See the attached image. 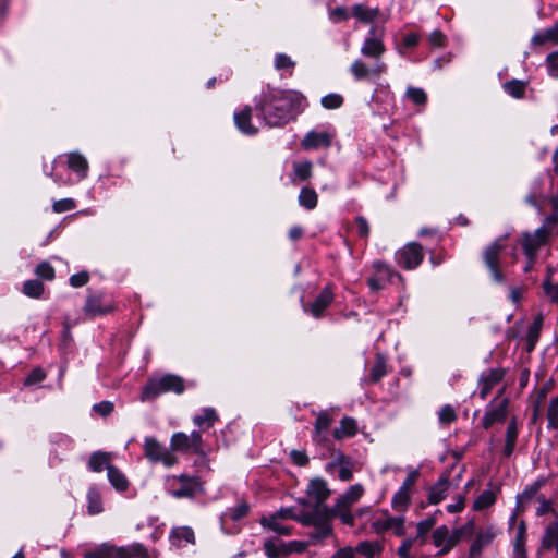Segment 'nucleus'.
<instances>
[{"label":"nucleus","instance_id":"1","mask_svg":"<svg viewBox=\"0 0 558 558\" xmlns=\"http://www.w3.org/2000/svg\"><path fill=\"white\" fill-rule=\"evenodd\" d=\"M306 107L305 97L296 90H270L264 96L258 109L266 124L281 126Z\"/></svg>","mask_w":558,"mask_h":558},{"label":"nucleus","instance_id":"2","mask_svg":"<svg viewBox=\"0 0 558 558\" xmlns=\"http://www.w3.org/2000/svg\"><path fill=\"white\" fill-rule=\"evenodd\" d=\"M324 513V509L318 506L315 511H308L304 507L299 514L295 513L293 508H281L270 515L276 517L278 520L292 519L303 525L314 526L315 530L311 534L310 538L312 544H316L331 534V526L330 524L325 523Z\"/></svg>","mask_w":558,"mask_h":558},{"label":"nucleus","instance_id":"3","mask_svg":"<svg viewBox=\"0 0 558 558\" xmlns=\"http://www.w3.org/2000/svg\"><path fill=\"white\" fill-rule=\"evenodd\" d=\"M184 381L180 376L167 374L159 378L149 379L143 387L140 399L142 402H147L167 392L180 395L184 391Z\"/></svg>","mask_w":558,"mask_h":558},{"label":"nucleus","instance_id":"4","mask_svg":"<svg viewBox=\"0 0 558 558\" xmlns=\"http://www.w3.org/2000/svg\"><path fill=\"white\" fill-rule=\"evenodd\" d=\"M306 498L300 499V502L308 511H315L316 508L322 507L324 509L325 523L330 524V513L325 501L330 495L327 482L322 477H315L310 481L306 487Z\"/></svg>","mask_w":558,"mask_h":558},{"label":"nucleus","instance_id":"5","mask_svg":"<svg viewBox=\"0 0 558 558\" xmlns=\"http://www.w3.org/2000/svg\"><path fill=\"white\" fill-rule=\"evenodd\" d=\"M364 494V487L361 484L350 486L336 501L333 507L329 509L330 517H338L342 523L348 525L354 524V517L351 509Z\"/></svg>","mask_w":558,"mask_h":558},{"label":"nucleus","instance_id":"6","mask_svg":"<svg viewBox=\"0 0 558 558\" xmlns=\"http://www.w3.org/2000/svg\"><path fill=\"white\" fill-rule=\"evenodd\" d=\"M555 225L556 218L548 217L535 231L522 234L521 245L525 256L537 255L538 250L547 243Z\"/></svg>","mask_w":558,"mask_h":558},{"label":"nucleus","instance_id":"7","mask_svg":"<svg viewBox=\"0 0 558 558\" xmlns=\"http://www.w3.org/2000/svg\"><path fill=\"white\" fill-rule=\"evenodd\" d=\"M506 239L507 236L496 239L486 247L483 254L485 265L489 269L493 279L498 283H501L505 280L504 275L500 271L499 256L506 247Z\"/></svg>","mask_w":558,"mask_h":558},{"label":"nucleus","instance_id":"8","mask_svg":"<svg viewBox=\"0 0 558 558\" xmlns=\"http://www.w3.org/2000/svg\"><path fill=\"white\" fill-rule=\"evenodd\" d=\"M144 453L145 457L154 463H162L166 466H172L177 463V458L170 449L161 445L154 437H146L144 439Z\"/></svg>","mask_w":558,"mask_h":558},{"label":"nucleus","instance_id":"9","mask_svg":"<svg viewBox=\"0 0 558 558\" xmlns=\"http://www.w3.org/2000/svg\"><path fill=\"white\" fill-rule=\"evenodd\" d=\"M169 485L175 498H192L202 492V484L197 477L184 474L170 480Z\"/></svg>","mask_w":558,"mask_h":558},{"label":"nucleus","instance_id":"10","mask_svg":"<svg viewBox=\"0 0 558 558\" xmlns=\"http://www.w3.org/2000/svg\"><path fill=\"white\" fill-rule=\"evenodd\" d=\"M387 71L383 61H375L371 66L365 61L357 59L350 66V72L356 81H375Z\"/></svg>","mask_w":558,"mask_h":558},{"label":"nucleus","instance_id":"11","mask_svg":"<svg viewBox=\"0 0 558 558\" xmlns=\"http://www.w3.org/2000/svg\"><path fill=\"white\" fill-rule=\"evenodd\" d=\"M354 463L352 459L338 450L333 453L332 460L326 464L325 470L330 473H338L339 480L348 482L353 476Z\"/></svg>","mask_w":558,"mask_h":558},{"label":"nucleus","instance_id":"12","mask_svg":"<svg viewBox=\"0 0 558 558\" xmlns=\"http://www.w3.org/2000/svg\"><path fill=\"white\" fill-rule=\"evenodd\" d=\"M395 278L401 279L400 275L392 271L387 265L376 262L374 263V275L367 279V284L372 291H378L387 283H391Z\"/></svg>","mask_w":558,"mask_h":558},{"label":"nucleus","instance_id":"13","mask_svg":"<svg viewBox=\"0 0 558 558\" xmlns=\"http://www.w3.org/2000/svg\"><path fill=\"white\" fill-rule=\"evenodd\" d=\"M423 257L422 246L416 242L407 244L397 253L398 264L405 269L416 268L422 263Z\"/></svg>","mask_w":558,"mask_h":558},{"label":"nucleus","instance_id":"14","mask_svg":"<svg viewBox=\"0 0 558 558\" xmlns=\"http://www.w3.org/2000/svg\"><path fill=\"white\" fill-rule=\"evenodd\" d=\"M336 133L332 128L323 131H310L302 140V146L305 149H317L320 147H329Z\"/></svg>","mask_w":558,"mask_h":558},{"label":"nucleus","instance_id":"15","mask_svg":"<svg viewBox=\"0 0 558 558\" xmlns=\"http://www.w3.org/2000/svg\"><path fill=\"white\" fill-rule=\"evenodd\" d=\"M129 545L116 546L111 543H102L85 554L84 558H129Z\"/></svg>","mask_w":558,"mask_h":558},{"label":"nucleus","instance_id":"16","mask_svg":"<svg viewBox=\"0 0 558 558\" xmlns=\"http://www.w3.org/2000/svg\"><path fill=\"white\" fill-rule=\"evenodd\" d=\"M371 36L365 38L363 41V45L361 47V53L364 57L372 58L375 61H381V56L386 51V47L383 43L381 35L376 36L375 28H371L369 31Z\"/></svg>","mask_w":558,"mask_h":558},{"label":"nucleus","instance_id":"17","mask_svg":"<svg viewBox=\"0 0 558 558\" xmlns=\"http://www.w3.org/2000/svg\"><path fill=\"white\" fill-rule=\"evenodd\" d=\"M332 422L333 417L327 411H322L317 414L312 436L314 442L322 445L326 441V433Z\"/></svg>","mask_w":558,"mask_h":558},{"label":"nucleus","instance_id":"18","mask_svg":"<svg viewBox=\"0 0 558 558\" xmlns=\"http://www.w3.org/2000/svg\"><path fill=\"white\" fill-rule=\"evenodd\" d=\"M66 161L69 169L77 175L78 180L87 178L89 165L85 156L78 151L69 153Z\"/></svg>","mask_w":558,"mask_h":558},{"label":"nucleus","instance_id":"19","mask_svg":"<svg viewBox=\"0 0 558 558\" xmlns=\"http://www.w3.org/2000/svg\"><path fill=\"white\" fill-rule=\"evenodd\" d=\"M112 305L108 301H104L102 295H89L84 306L85 314L89 316H98L109 313Z\"/></svg>","mask_w":558,"mask_h":558},{"label":"nucleus","instance_id":"20","mask_svg":"<svg viewBox=\"0 0 558 558\" xmlns=\"http://www.w3.org/2000/svg\"><path fill=\"white\" fill-rule=\"evenodd\" d=\"M333 300V292L329 286L325 287L324 290L317 295L310 307V313L315 317L319 318L324 311L331 304Z\"/></svg>","mask_w":558,"mask_h":558},{"label":"nucleus","instance_id":"21","mask_svg":"<svg viewBox=\"0 0 558 558\" xmlns=\"http://www.w3.org/2000/svg\"><path fill=\"white\" fill-rule=\"evenodd\" d=\"M507 415V402L502 400L495 407L488 408L483 416L482 423L484 428H489L497 422H504Z\"/></svg>","mask_w":558,"mask_h":558},{"label":"nucleus","instance_id":"22","mask_svg":"<svg viewBox=\"0 0 558 558\" xmlns=\"http://www.w3.org/2000/svg\"><path fill=\"white\" fill-rule=\"evenodd\" d=\"M357 433V423L353 417L344 416L339 423V426H337L332 430V437L340 441L345 438H350L355 436Z\"/></svg>","mask_w":558,"mask_h":558},{"label":"nucleus","instance_id":"23","mask_svg":"<svg viewBox=\"0 0 558 558\" xmlns=\"http://www.w3.org/2000/svg\"><path fill=\"white\" fill-rule=\"evenodd\" d=\"M504 372L501 369H492L487 375L483 376L480 380V398L485 400L492 389L501 381Z\"/></svg>","mask_w":558,"mask_h":558},{"label":"nucleus","instance_id":"24","mask_svg":"<svg viewBox=\"0 0 558 558\" xmlns=\"http://www.w3.org/2000/svg\"><path fill=\"white\" fill-rule=\"evenodd\" d=\"M354 549L357 556L362 558H379L383 554L384 546L378 541H364L360 542Z\"/></svg>","mask_w":558,"mask_h":558},{"label":"nucleus","instance_id":"25","mask_svg":"<svg viewBox=\"0 0 558 558\" xmlns=\"http://www.w3.org/2000/svg\"><path fill=\"white\" fill-rule=\"evenodd\" d=\"M250 511V506L245 501H241L236 504L234 507L228 508L221 515V529L226 530V524L228 521H239L242 518L246 517Z\"/></svg>","mask_w":558,"mask_h":558},{"label":"nucleus","instance_id":"26","mask_svg":"<svg viewBox=\"0 0 558 558\" xmlns=\"http://www.w3.org/2000/svg\"><path fill=\"white\" fill-rule=\"evenodd\" d=\"M252 110L250 107H245L239 112L234 113V123L236 128L246 135H254L257 133V129L251 124Z\"/></svg>","mask_w":558,"mask_h":558},{"label":"nucleus","instance_id":"27","mask_svg":"<svg viewBox=\"0 0 558 558\" xmlns=\"http://www.w3.org/2000/svg\"><path fill=\"white\" fill-rule=\"evenodd\" d=\"M112 458L111 452L96 451L89 458L88 468L93 472H101L105 469L108 471V468L112 466Z\"/></svg>","mask_w":558,"mask_h":558},{"label":"nucleus","instance_id":"28","mask_svg":"<svg viewBox=\"0 0 558 558\" xmlns=\"http://www.w3.org/2000/svg\"><path fill=\"white\" fill-rule=\"evenodd\" d=\"M449 489V477L448 475H442L438 482L430 487L428 493V501L429 504L437 505L442 501Z\"/></svg>","mask_w":558,"mask_h":558},{"label":"nucleus","instance_id":"29","mask_svg":"<svg viewBox=\"0 0 558 558\" xmlns=\"http://www.w3.org/2000/svg\"><path fill=\"white\" fill-rule=\"evenodd\" d=\"M542 547L546 550H556L558 556V521L551 522L545 529Z\"/></svg>","mask_w":558,"mask_h":558},{"label":"nucleus","instance_id":"30","mask_svg":"<svg viewBox=\"0 0 558 558\" xmlns=\"http://www.w3.org/2000/svg\"><path fill=\"white\" fill-rule=\"evenodd\" d=\"M474 529V522H468L464 526L453 530L452 532H449V543H447V547L445 549H440L438 551V555H445L449 553L460 541L461 538L466 535L471 534Z\"/></svg>","mask_w":558,"mask_h":558},{"label":"nucleus","instance_id":"31","mask_svg":"<svg viewBox=\"0 0 558 558\" xmlns=\"http://www.w3.org/2000/svg\"><path fill=\"white\" fill-rule=\"evenodd\" d=\"M493 538L494 534L492 533L490 530L478 531L470 547V556H478L482 553L483 548L486 547L493 541Z\"/></svg>","mask_w":558,"mask_h":558},{"label":"nucleus","instance_id":"32","mask_svg":"<svg viewBox=\"0 0 558 558\" xmlns=\"http://www.w3.org/2000/svg\"><path fill=\"white\" fill-rule=\"evenodd\" d=\"M171 539H172L173 545L180 547L185 544H194L195 535L191 527L181 526V527H175L172 530Z\"/></svg>","mask_w":558,"mask_h":558},{"label":"nucleus","instance_id":"33","mask_svg":"<svg viewBox=\"0 0 558 558\" xmlns=\"http://www.w3.org/2000/svg\"><path fill=\"white\" fill-rule=\"evenodd\" d=\"M531 43L533 46H543L547 43H550L553 45H558V35H557V28L556 24L549 28L536 32Z\"/></svg>","mask_w":558,"mask_h":558},{"label":"nucleus","instance_id":"34","mask_svg":"<svg viewBox=\"0 0 558 558\" xmlns=\"http://www.w3.org/2000/svg\"><path fill=\"white\" fill-rule=\"evenodd\" d=\"M86 498L87 512L89 515H96L104 511L102 497L96 487H89Z\"/></svg>","mask_w":558,"mask_h":558},{"label":"nucleus","instance_id":"35","mask_svg":"<svg viewBox=\"0 0 558 558\" xmlns=\"http://www.w3.org/2000/svg\"><path fill=\"white\" fill-rule=\"evenodd\" d=\"M107 477L109 483L118 490L125 492L129 488V481L124 473L112 465L108 468Z\"/></svg>","mask_w":558,"mask_h":558},{"label":"nucleus","instance_id":"36","mask_svg":"<svg viewBox=\"0 0 558 558\" xmlns=\"http://www.w3.org/2000/svg\"><path fill=\"white\" fill-rule=\"evenodd\" d=\"M218 421V415L213 408H205L202 414L195 415L193 422L196 426L203 429L211 427Z\"/></svg>","mask_w":558,"mask_h":558},{"label":"nucleus","instance_id":"37","mask_svg":"<svg viewBox=\"0 0 558 558\" xmlns=\"http://www.w3.org/2000/svg\"><path fill=\"white\" fill-rule=\"evenodd\" d=\"M392 517L388 513V511H379L374 514L371 527L375 533L381 534L386 531H389L390 522Z\"/></svg>","mask_w":558,"mask_h":558},{"label":"nucleus","instance_id":"38","mask_svg":"<svg viewBox=\"0 0 558 558\" xmlns=\"http://www.w3.org/2000/svg\"><path fill=\"white\" fill-rule=\"evenodd\" d=\"M170 447L173 451L193 452V446L190 441L189 435L185 433H174L170 440Z\"/></svg>","mask_w":558,"mask_h":558},{"label":"nucleus","instance_id":"39","mask_svg":"<svg viewBox=\"0 0 558 558\" xmlns=\"http://www.w3.org/2000/svg\"><path fill=\"white\" fill-rule=\"evenodd\" d=\"M312 162L308 160L294 162L292 181L296 183L308 180L312 175Z\"/></svg>","mask_w":558,"mask_h":558},{"label":"nucleus","instance_id":"40","mask_svg":"<svg viewBox=\"0 0 558 558\" xmlns=\"http://www.w3.org/2000/svg\"><path fill=\"white\" fill-rule=\"evenodd\" d=\"M411 495L412 493L399 488L391 499L392 509L398 512H404L410 506Z\"/></svg>","mask_w":558,"mask_h":558},{"label":"nucleus","instance_id":"41","mask_svg":"<svg viewBox=\"0 0 558 558\" xmlns=\"http://www.w3.org/2000/svg\"><path fill=\"white\" fill-rule=\"evenodd\" d=\"M518 438V427L515 420H512L506 430V444L504 448V454L509 457L514 451L515 442Z\"/></svg>","mask_w":558,"mask_h":558},{"label":"nucleus","instance_id":"42","mask_svg":"<svg viewBox=\"0 0 558 558\" xmlns=\"http://www.w3.org/2000/svg\"><path fill=\"white\" fill-rule=\"evenodd\" d=\"M352 14L361 22L371 23L377 17L378 9H371L363 4H355L352 8Z\"/></svg>","mask_w":558,"mask_h":558},{"label":"nucleus","instance_id":"43","mask_svg":"<svg viewBox=\"0 0 558 558\" xmlns=\"http://www.w3.org/2000/svg\"><path fill=\"white\" fill-rule=\"evenodd\" d=\"M318 196L313 189L303 187L299 195V204L305 209H314L317 206Z\"/></svg>","mask_w":558,"mask_h":558},{"label":"nucleus","instance_id":"44","mask_svg":"<svg viewBox=\"0 0 558 558\" xmlns=\"http://www.w3.org/2000/svg\"><path fill=\"white\" fill-rule=\"evenodd\" d=\"M260 524L264 527H267L274 532H276L279 535H289L291 534V529L289 526H286L279 522V520L276 517H264L260 520Z\"/></svg>","mask_w":558,"mask_h":558},{"label":"nucleus","instance_id":"45","mask_svg":"<svg viewBox=\"0 0 558 558\" xmlns=\"http://www.w3.org/2000/svg\"><path fill=\"white\" fill-rule=\"evenodd\" d=\"M23 293L33 299H39L44 293V284L36 279L27 280L23 283Z\"/></svg>","mask_w":558,"mask_h":558},{"label":"nucleus","instance_id":"46","mask_svg":"<svg viewBox=\"0 0 558 558\" xmlns=\"http://www.w3.org/2000/svg\"><path fill=\"white\" fill-rule=\"evenodd\" d=\"M505 90L513 98L520 99L524 96L526 83L519 80H512L504 84Z\"/></svg>","mask_w":558,"mask_h":558},{"label":"nucleus","instance_id":"47","mask_svg":"<svg viewBox=\"0 0 558 558\" xmlns=\"http://www.w3.org/2000/svg\"><path fill=\"white\" fill-rule=\"evenodd\" d=\"M433 543L436 547L445 549L449 543V530L446 525L438 526L432 534Z\"/></svg>","mask_w":558,"mask_h":558},{"label":"nucleus","instance_id":"48","mask_svg":"<svg viewBox=\"0 0 558 558\" xmlns=\"http://www.w3.org/2000/svg\"><path fill=\"white\" fill-rule=\"evenodd\" d=\"M496 501V495L492 490H484L474 501V510H483L490 507Z\"/></svg>","mask_w":558,"mask_h":558},{"label":"nucleus","instance_id":"49","mask_svg":"<svg viewBox=\"0 0 558 558\" xmlns=\"http://www.w3.org/2000/svg\"><path fill=\"white\" fill-rule=\"evenodd\" d=\"M129 549V558H157L154 553H149L141 543L130 544Z\"/></svg>","mask_w":558,"mask_h":558},{"label":"nucleus","instance_id":"50","mask_svg":"<svg viewBox=\"0 0 558 558\" xmlns=\"http://www.w3.org/2000/svg\"><path fill=\"white\" fill-rule=\"evenodd\" d=\"M320 104L325 109L328 110L338 109L343 104V97L340 94L331 93L324 96L320 100Z\"/></svg>","mask_w":558,"mask_h":558},{"label":"nucleus","instance_id":"51","mask_svg":"<svg viewBox=\"0 0 558 558\" xmlns=\"http://www.w3.org/2000/svg\"><path fill=\"white\" fill-rule=\"evenodd\" d=\"M386 375V360L384 356L378 355L372 369H371V379L376 383L381 377Z\"/></svg>","mask_w":558,"mask_h":558},{"label":"nucleus","instance_id":"52","mask_svg":"<svg viewBox=\"0 0 558 558\" xmlns=\"http://www.w3.org/2000/svg\"><path fill=\"white\" fill-rule=\"evenodd\" d=\"M547 418L548 427L551 429H558V396L555 397L548 405Z\"/></svg>","mask_w":558,"mask_h":558},{"label":"nucleus","instance_id":"53","mask_svg":"<svg viewBox=\"0 0 558 558\" xmlns=\"http://www.w3.org/2000/svg\"><path fill=\"white\" fill-rule=\"evenodd\" d=\"M308 546V543L302 541H291L288 543H281V551L283 555L292 553H303Z\"/></svg>","mask_w":558,"mask_h":558},{"label":"nucleus","instance_id":"54","mask_svg":"<svg viewBox=\"0 0 558 558\" xmlns=\"http://www.w3.org/2000/svg\"><path fill=\"white\" fill-rule=\"evenodd\" d=\"M435 524L434 519H425L417 523V535L414 538L415 541H418L421 545L425 543V537L427 533L432 530V527Z\"/></svg>","mask_w":558,"mask_h":558},{"label":"nucleus","instance_id":"55","mask_svg":"<svg viewBox=\"0 0 558 558\" xmlns=\"http://www.w3.org/2000/svg\"><path fill=\"white\" fill-rule=\"evenodd\" d=\"M405 96L415 105H425L427 95L422 88L409 87Z\"/></svg>","mask_w":558,"mask_h":558},{"label":"nucleus","instance_id":"56","mask_svg":"<svg viewBox=\"0 0 558 558\" xmlns=\"http://www.w3.org/2000/svg\"><path fill=\"white\" fill-rule=\"evenodd\" d=\"M35 274L45 280H52L54 278V269L48 262H41L37 265Z\"/></svg>","mask_w":558,"mask_h":558},{"label":"nucleus","instance_id":"57","mask_svg":"<svg viewBox=\"0 0 558 558\" xmlns=\"http://www.w3.org/2000/svg\"><path fill=\"white\" fill-rule=\"evenodd\" d=\"M439 422L442 424H450L457 420L456 410L449 405H444L438 412Z\"/></svg>","mask_w":558,"mask_h":558},{"label":"nucleus","instance_id":"58","mask_svg":"<svg viewBox=\"0 0 558 558\" xmlns=\"http://www.w3.org/2000/svg\"><path fill=\"white\" fill-rule=\"evenodd\" d=\"M543 289H544V293L545 295L553 302V303H557L558 304V283H554L550 279V277H548L544 283H543Z\"/></svg>","mask_w":558,"mask_h":558},{"label":"nucleus","instance_id":"59","mask_svg":"<svg viewBox=\"0 0 558 558\" xmlns=\"http://www.w3.org/2000/svg\"><path fill=\"white\" fill-rule=\"evenodd\" d=\"M75 207H76V203L73 198L59 199V201H56L52 205L53 211L58 213V214L72 210Z\"/></svg>","mask_w":558,"mask_h":558},{"label":"nucleus","instance_id":"60","mask_svg":"<svg viewBox=\"0 0 558 558\" xmlns=\"http://www.w3.org/2000/svg\"><path fill=\"white\" fill-rule=\"evenodd\" d=\"M274 65L277 70L292 69L295 62L286 53H277Z\"/></svg>","mask_w":558,"mask_h":558},{"label":"nucleus","instance_id":"61","mask_svg":"<svg viewBox=\"0 0 558 558\" xmlns=\"http://www.w3.org/2000/svg\"><path fill=\"white\" fill-rule=\"evenodd\" d=\"M524 537L525 530L524 526H521L517 533L514 543V555L517 558H524Z\"/></svg>","mask_w":558,"mask_h":558},{"label":"nucleus","instance_id":"62","mask_svg":"<svg viewBox=\"0 0 558 558\" xmlns=\"http://www.w3.org/2000/svg\"><path fill=\"white\" fill-rule=\"evenodd\" d=\"M546 66L551 77H558V51L549 53L546 58Z\"/></svg>","mask_w":558,"mask_h":558},{"label":"nucleus","instance_id":"63","mask_svg":"<svg viewBox=\"0 0 558 558\" xmlns=\"http://www.w3.org/2000/svg\"><path fill=\"white\" fill-rule=\"evenodd\" d=\"M420 472L418 470H411L405 480L403 481L402 485L400 486V489L407 490L412 493V488L414 487L417 478H418Z\"/></svg>","mask_w":558,"mask_h":558},{"label":"nucleus","instance_id":"64","mask_svg":"<svg viewBox=\"0 0 558 558\" xmlns=\"http://www.w3.org/2000/svg\"><path fill=\"white\" fill-rule=\"evenodd\" d=\"M415 539L407 538L399 546L397 554L399 558H411V549L414 545Z\"/></svg>","mask_w":558,"mask_h":558}]
</instances>
